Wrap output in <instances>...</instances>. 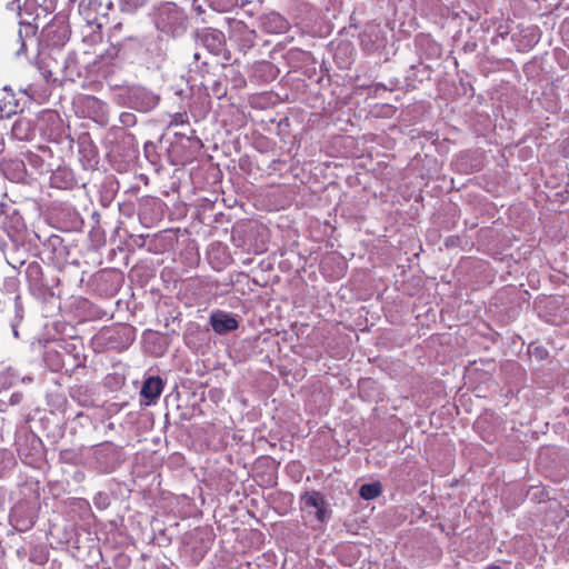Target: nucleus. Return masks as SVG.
I'll list each match as a JSON object with an SVG mask.
<instances>
[{"label": "nucleus", "instance_id": "obj_19", "mask_svg": "<svg viewBox=\"0 0 569 569\" xmlns=\"http://www.w3.org/2000/svg\"><path fill=\"white\" fill-rule=\"evenodd\" d=\"M122 117L131 118V117H133V116H132L131 113H126V114H123Z\"/></svg>", "mask_w": 569, "mask_h": 569}, {"label": "nucleus", "instance_id": "obj_21", "mask_svg": "<svg viewBox=\"0 0 569 569\" xmlns=\"http://www.w3.org/2000/svg\"><path fill=\"white\" fill-rule=\"evenodd\" d=\"M180 118H182V114H179V118L174 119V122L180 121Z\"/></svg>", "mask_w": 569, "mask_h": 569}, {"label": "nucleus", "instance_id": "obj_20", "mask_svg": "<svg viewBox=\"0 0 569 569\" xmlns=\"http://www.w3.org/2000/svg\"><path fill=\"white\" fill-rule=\"evenodd\" d=\"M180 118H182V114H179V118L174 119V122L180 121Z\"/></svg>", "mask_w": 569, "mask_h": 569}, {"label": "nucleus", "instance_id": "obj_18", "mask_svg": "<svg viewBox=\"0 0 569 569\" xmlns=\"http://www.w3.org/2000/svg\"><path fill=\"white\" fill-rule=\"evenodd\" d=\"M104 58H103V54H99V61H103Z\"/></svg>", "mask_w": 569, "mask_h": 569}, {"label": "nucleus", "instance_id": "obj_17", "mask_svg": "<svg viewBox=\"0 0 569 569\" xmlns=\"http://www.w3.org/2000/svg\"><path fill=\"white\" fill-rule=\"evenodd\" d=\"M326 264H327V261H322V262H321V269H323V270H325Z\"/></svg>", "mask_w": 569, "mask_h": 569}, {"label": "nucleus", "instance_id": "obj_5", "mask_svg": "<svg viewBox=\"0 0 569 569\" xmlns=\"http://www.w3.org/2000/svg\"><path fill=\"white\" fill-rule=\"evenodd\" d=\"M100 3L97 0L81 1L79 3V13L83 17L88 24L97 21V10Z\"/></svg>", "mask_w": 569, "mask_h": 569}, {"label": "nucleus", "instance_id": "obj_6", "mask_svg": "<svg viewBox=\"0 0 569 569\" xmlns=\"http://www.w3.org/2000/svg\"><path fill=\"white\" fill-rule=\"evenodd\" d=\"M382 493V486L379 481L365 483L360 487L359 495L365 500H372Z\"/></svg>", "mask_w": 569, "mask_h": 569}, {"label": "nucleus", "instance_id": "obj_16", "mask_svg": "<svg viewBox=\"0 0 569 569\" xmlns=\"http://www.w3.org/2000/svg\"><path fill=\"white\" fill-rule=\"evenodd\" d=\"M110 51L112 52V53L110 54V59H113V53H116V49H114V48H110Z\"/></svg>", "mask_w": 569, "mask_h": 569}, {"label": "nucleus", "instance_id": "obj_8", "mask_svg": "<svg viewBox=\"0 0 569 569\" xmlns=\"http://www.w3.org/2000/svg\"><path fill=\"white\" fill-rule=\"evenodd\" d=\"M26 159L28 161V163L30 166H32L34 169H37L38 171H42L43 169V160L41 159V157L34 152H28L26 154Z\"/></svg>", "mask_w": 569, "mask_h": 569}, {"label": "nucleus", "instance_id": "obj_12", "mask_svg": "<svg viewBox=\"0 0 569 569\" xmlns=\"http://www.w3.org/2000/svg\"><path fill=\"white\" fill-rule=\"evenodd\" d=\"M222 250V253L224 254V260L221 263H224L229 260V256L226 254L224 248H221L220 246L217 247V250Z\"/></svg>", "mask_w": 569, "mask_h": 569}, {"label": "nucleus", "instance_id": "obj_13", "mask_svg": "<svg viewBox=\"0 0 569 569\" xmlns=\"http://www.w3.org/2000/svg\"><path fill=\"white\" fill-rule=\"evenodd\" d=\"M4 150V139L3 137L0 134V153Z\"/></svg>", "mask_w": 569, "mask_h": 569}, {"label": "nucleus", "instance_id": "obj_14", "mask_svg": "<svg viewBox=\"0 0 569 569\" xmlns=\"http://www.w3.org/2000/svg\"><path fill=\"white\" fill-rule=\"evenodd\" d=\"M487 569H501V568L497 565H491Z\"/></svg>", "mask_w": 569, "mask_h": 569}, {"label": "nucleus", "instance_id": "obj_2", "mask_svg": "<svg viewBox=\"0 0 569 569\" xmlns=\"http://www.w3.org/2000/svg\"><path fill=\"white\" fill-rule=\"evenodd\" d=\"M210 325L218 335H226L237 330L239 327L238 320L224 311L213 312L210 316Z\"/></svg>", "mask_w": 569, "mask_h": 569}, {"label": "nucleus", "instance_id": "obj_3", "mask_svg": "<svg viewBox=\"0 0 569 569\" xmlns=\"http://www.w3.org/2000/svg\"><path fill=\"white\" fill-rule=\"evenodd\" d=\"M382 31L379 26H368L360 34V43L367 52H373L383 42Z\"/></svg>", "mask_w": 569, "mask_h": 569}, {"label": "nucleus", "instance_id": "obj_22", "mask_svg": "<svg viewBox=\"0 0 569 569\" xmlns=\"http://www.w3.org/2000/svg\"><path fill=\"white\" fill-rule=\"evenodd\" d=\"M180 118H182V114H179V118L174 119V122L180 121Z\"/></svg>", "mask_w": 569, "mask_h": 569}, {"label": "nucleus", "instance_id": "obj_9", "mask_svg": "<svg viewBox=\"0 0 569 569\" xmlns=\"http://www.w3.org/2000/svg\"><path fill=\"white\" fill-rule=\"evenodd\" d=\"M148 0H122V10L131 12L143 7Z\"/></svg>", "mask_w": 569, "mask_h": 569}, {"label": "nucleus", "instance_id": "obj_1", "mask_svg": "<svg viewBox=\"0 0 569 569\" xmlns=\"http://www.w3.org/2000/svg\"><path fill=\"white\" fill-rule=\"evenodd\" d=\"M301 502L306 508L316 509V518L320 522H325L330 517V511L327 508V502L319 491H306L301 496Z\"/></svg>", "mask_w": 569, "mask_h": 569}, {"label": "nucleus", "instance_id": "obj_4", "mask_svg": "<svg viewBox=\"0 0 569 569\" xmlns=\"http://www.w3.org/2000/svg\"><path fill=\"white\" fill-rule=\"evenodd\" d=\"M163 390V382L159 377H149L143 381L141 388V396L149 401L147 405L151 403L156 399H158Z\"/></svg>", "mask_w": 569, "mask_h": 569}, {"label": "nucleus", "instance_id": "obj_11", "mask_svg": "<svg viewBox=\"0 0 569 569\" xmlns=\"http://www.w3.org/2000/svg\"><path fill=\"white\" fill-rule=\"evenodd\" d=\"M213 42H217L219 46L221 44V39L223 38L222 32H213L210 34Z\"/></svg>", "mask_w": 569, "mask_h": 569}, {"label": "nucleus", "instance_id": "obj_15", "mask_svg": "<svg viewBox=\"0 0 569 569\" xmlns=\"http://www.w3.org/2000/svg\"><path fill=\"white\" fill-rule=\"evenodd\" d=\"M214 250H216V249H214V246H212V247H211V250L209 251V257H210V258L212 257V254H213Z\"/></svg>", "mask_w": 569, "mask_h": 569}, {"label": "nucleus", "instance_id": "obj_10", "mask_svg": "<svg viewBox=\"0 0 569 569\" xmlns=\"http://www.w3.org/2000/svg\"><path fill=\"white\" fill-rule=\"evenodd\" d=\"M1 117H11L12 114L17 113L18 111V104L13 103H4L3 107L0 106Z\"/></svg>", "mask_w": 569, "mask_h": 569}, {"label": "nucleus", "instance_id": "obj_7", "mask_svg": "<svg viewBox=\"0 0 569 569\" xmlns=\"http://www.w3.org/2000/svg\"><path fill=\"white\" fill-rule=\"evenodd\" d=\"M31 133V128L29 121L19 119L12 126V134L20 139L26 140L29 139Z\"/></svg>", "mask_w": 569, "mask_h": 569}]
</instances>
